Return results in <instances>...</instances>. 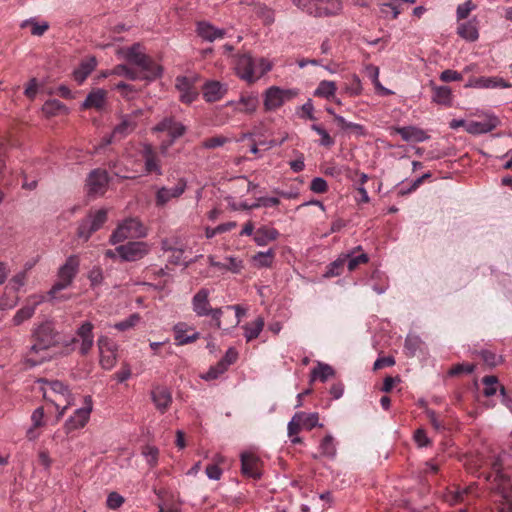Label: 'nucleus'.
<instances>
[{
  "instance_id": "f257e3e1",
  "label": "nucleus",
  "mask_w": 512,
  "mask_h": 512,
  "mask_svg": "<svg viewBox=\"0 0 512 512\" xmlns=\"http://www.w3.org/2000/svg\"><path fill=\"white\" fill-rule=\"evenodd\" d=\"M125 57L129 64H120L114 67L113 73L118 76L126 77L130 80H154L162 73V68L153 59L140 51L139 45H133L128 48Z\"/></svg>"
},
{
  "instance_id": "f03ea898",
  "label": "nucleus",
  "mask_w": 512,
  "mask_h": 512,
  "mask_svg": "<svg viewBox=\"0 0 512 512\" xmlns=\"http://www.w3.org/2000/svg\"><path fill=\"white\" fill-rule=\"evenodd\" d=\"M272 64L266 58L254 59L249 53L237 55L236 74L244 81L253 83L269 72Z\"/></svg>"
},
{
  "instance_id": "7ed1b4c3",
  "label": "nucleus",
  "mask_w": 512,
  "mask_h": 512,
  "mask_svg": "<svg viewBox=\"0 0 512 512\" xmlns=\"http://www.w3.org/2000/svg\"><path fill=\"white\" fill-rule=\"evenodd\" d=\"M302 11L314 17H327L339 14L343 5L340 0H292Z\"/></svg>"
},
{
  "instance_id": "20e7f679",
  "label": "nucleus",
  "mask_w": 512,
  "mask_h": 512,
  "mask_svg": "<svg viewBox=\"0 0 512 512\" xmlns=\"http://www.w3.org/2000/svg\"><path fill=\"white\" fill-rule=\"evenodd\" d=\"M32 338L34 343L30 347V353L38 354L60 343V335L51 321H45L35 328Z\"/></svg>"
},
{
  "instance_id": "39448f33",
  "label": "nucleus",
  "mask_w": 512,
  "mask_h": 512,
  "mask_svg": "<svg viewBox=\"0 0 512 512\" xmlns=\"http://www.w3.org/2000/svg\"><path fill=\"white\" fill-rule=\"evenodd\" d=\"M147 229L138 218H127L118 224L110 236V243L115 245L127 239L143 238Z\"/></svg>"
},
{
  "instance_id": "423d86ee",
  "label": "nucleus",
  "mask_w": 512,
  "mask_h": 512,
  "mask_svg": "<svg viewBox=\"0 0 512 512\" xmlns=\"http://www.w3.org/2000/svg\"><path fill=\"white\" fill-rule=\"evenodd\" d=\"M79 267L80 260L78 255H70L59 268L58 281L50 289L49 295L55 298L58 292L69 287L78 274Z\"/></svg>"
},
{
  "instance_id": "0eeeda50",
  "label": "nucleus",
  "mask_w": 512,
  "mask_h": 512,
  "mask_svg": "<svg viewBox=\"0 0 512 512\" xmlns=\"http://www.w3.org/2000/svg\"><path fill=\"white\" fill-rule=\"evenodd\" d=\"M106 221V209H99L94 213H89L86 218L80 221L77 229V236L84 241H88L91 235L98 231Z\"/></svg>"
},
{
  "instance_id": "6e6552de",
  "label": "nucleus",
  "mask_w": 512,
  "mask_h": 512,
  "mask_svg": "<svg viewBox=\"0 0 512 512\" xmlns=\"http://www.w3.org/2000/svg\"><path fill=\"white\" fill-rule=\"evenodd\" d=\"M197 76H178L175 80V88L179 92V98L183 103L190 104L197 99L199 89L196 86Z\"/></svg>"
},
{
  "instance_id": "1a4fd4ad",
  "label": "nucleus",
  "mask_w": 512,
  "mask_h": 512,
  "mask_svg": "<svg viewBox=\"0 0 512 512\" xmlns=\"http://www.w3.org/2000/svg\"><path fill=\"white\" fill-rule=\"evenodd\" d=\"M93 328L94 325L91 322H83L76 330V337L71 338V340L67 342L66 345L69 346L71 344L80 342V354L87 355L94 345Z\"/></svg>"
},
{
  "instance_id": "9d476101",
  "label": "nucleus",
  "mask_w": 512,
  "mask_h": 512,
  "mask_svg": "<svg viewBox=\"0 0 512 512\" xmlns=\"http://www.w3.org/2000/svg\"><path fill=\"white\" fill-rule=\"evenodd\" d=\"M296 95L297 92L295 90L281 89L277 86H272L267 89L265 93L264 106L267 110H275Z\"/></svg>"
},
{
  "instance_id": "9b49d317",
  "label": "nucleus",
  "mask_w": 512,
  "mask_h": 512,
  "mask_svg": "<svg viewBox=\"0 0 512 512\" xmlns=\"http://www.w3.org/2000/svg\"><path fill=\"white\" fill-rule=\"evenodd\" d=\"M116 251L123 261L134 262L148 254L149 245L142 241L128 242L116 247Z\"/></svg>"
},
{
  "instance_id": "f8f14e48",
  "label": "nucleus",
  "mask_w": 512,
  "mask_h": 512,
  "mask_svg": "<svg viewBox=\"0 0 512 512\" xmlns=\"http://www.w3.org/2000/svg\"><path fill=\"white\" fill-rule=\"evenodd\" d=\"M110 179L105 170L99 168L92 170L86 180L87 193L89 196L103 195Z\"/></svg>"
},
{
  "instance_id": "ddd939ff",
  "label": "nucleus",
  "mask_w": 512,
  "mask_h": 512,
  "mask_svg": "<svg viewBox=\"0 0 512 512\" xmlns=\"http://www.w3.org/2000/svg\"><path fill=\"white\" fill-rule=\"evenodd\" d=\"M86 406L77 409L74 414L66 421V427L68 430H75L82 428L86 425L89 420L90 413L92 411V401L90 397L85 399Z\"/></svg>"
},
{
  "instance_id": "4468645a",
  "label": "nucleus",
  "mask_w": 512,
  "mask_h": 512,
  "mask_svg": "<svg viewBox=\"0 0 512 512\" xmlns=\"http://www.w3.org/2000/svg\"><path fill=\"white\" fill-rule=\"evenodd\" d=\"M260 459L253 453L243 452L241 454V471L243 475L259 479L261 478L260 472Z\"/></svg>"
},
{
  "instance_id": "2eb2a0df",
  "label": "nucleus",
  "mask_w": 512,
  "mask_h": 512,
  "mask_svg": "<svg viewBox=\"0 0 512 512\" xmlns=\"http://www.w3.org/2000/svg\"><path fill=\"white\" fill-rule=\"evenodd\" d=\"M186 189V181L180 179L172 188L161 187L156 193V205L164 206L173 198L180 197Z\"/></svg>"
},
{
  "instance_id": "dca6fc26",
  "label": "nucleus",
  "mask_w": 512,
  "mask_h": 512,
  "mask_svg": "<svg viewBox=\"0 0 512 512\" xmlns=\"http://www.w3.org/2000/svg\"><path fill=\"white\" fill-rule=\"evenodd\" d=\"M203 97L207 102H216L223 98L227 92L226 85L216 80H210L202 86Z\"/></svg>"
},
{
  "instance_id": "f3484780",
  "label": "nucleus",
  "mask_w": 512,
  "mask_h": 512,
  "mask_svg": "<svg viewBox=\"0 0 512 512\" xmlns=\"http://www.w3.org/2000/svg\"><path fill=\"white\" fill-rule=\"evenodd\" d=\"M142 157L144 160L145 171L147 173L162 174L159 157L151 145L145 144L142 149Z\"/></svg>"
},
{
  "instance_id": "a211bd4d",
  "label": "nucleus",
  "mask_w": 512,
  "mask_h": 512,
  "mask_svg": "<svg viewBox=\"0 0 512 512\" xmlns=\"http://www.w3.org/2000/svg\"><path fill=\"white\" fill-rule=\"evenodd\" d=\"M209 290L206 288L200 289L192 298V308L197 316H208L211 309L208 300Z\"/></svg>"
},
{
  "instance_id": "6ab92c4d",
  "label": "nucleus",
  "mask_w": 512,
  "mask_h": 512,
  "mask_svg": "<svg viewBox=\"0 0 512 512\" xmlns=\"http://www.w3.org/2000/svg\"><path fill=\"white\" fill-rule=\"evenodd\" d=\"M47 387H43V396L46 400L51 401L55 404L56 408H59L58 399L52 398L51 393H54L56 395H59L61 397H65L66 395H69V391L67 386L62 383L61 381L55 380V381H43Z\"/></svg>"
},
{
  "instance_id": "aec40b11",
  "label": "nucleus",
  "mask_w": 512,
  "mask_h": 512,
  "mask_svg": "<svg viewBox=\"0 0 512 512\" xmlns=\"http://www.w3.org/2000/svg\"><path fill=\"white\" fill-rule=\"evenodd\" d=\"M152 401L156 408L164 413L172 402V396L170 391L165 387H156L151 392Z\"/></svg>"
},
{
  "instance_id": "412c9836",
  "label": "nucleus",
  "mask_w": 512,
  "mask_h": 512,
  "mask_svg": "<svg viewBox=\"0 0 512 512\" xmlns=\"http://www.w3.org/2000/svg\"><path fill=\"white\" fill-rule=\"evenodd\" d=\"M107 92L103 89H94L86 97L83 108H94L98 111L104 109L106 105Z\"/></svg>"
},
{
  "instance_id": "4be33fe9",
  "label": "nucleus",
  "mask_w": 512,
  "mask_h": 512,
  "mask_svg": "<svg viewBox=\"0 0 512 512\" xmlns=\"http://www.w3.org/2000/svg\"><path fill=\"white\" fill-rule=\"evenodd\" d=\"M149 112L147 110L135 109L123 116L121 126L119 128H135L145 124V120L148 117Z\"/></svg>"
},
{
  "instance_id": "5701e85b",
  "label": "nucleus",
  "mask_w": 512,
  "mask_h": 512,
  "mask_svg": "<svg viewBox=\"0 0 512 512\" xmlns=\"http://www.w3.org/2000/svg\"><path fill=\"white\" fill-rule=\"evenodd\" d=\"M278 237L279 232L275 228L261 226L255 231L253 240L258 246H265L268 243L275 241Z\"/></svg>"
},
{
  "instance_id": "b1692460",
  "label": "nucleus",
  "mask_w": 512,
  "mask_h": 512,
  "mask_svg": "<svg viewBox=\"0 0 512 512\" xmlns=\"http://www.w3.org/2000/svg\"><path fill=\"white\" fill-rule=\"evenodd\" d=\"M197 32L200 37L210 42L216 39H222L225 35V31L223 29H218L206 22L198 23Z\"/></svg>"
},
{
  "instance_id": "393cba45",
  "label": "nucleus",
  "mask_w": 512,
  "mask_h": 512,
  "mask_svg": "<svg viewBox=\"0 0 512 512\" xmlns=\"http://www.w3.org/2000/svg\"><path fill=\"white\" fill-rule=\"evenodd\" d=\"M478 118H479V120L472 121L471 123H469L470 128L492 129V128H497V126L503 125V123L497 116L490 114V113H486V112L482 113L481 115L478 116Z\"/></svg>"
},
{
  "instance_id": "a878e982",
  "label": "nucleus",
  "mask_w": 512,
  "mask_h": 512,
  "mask_svg": "<svg viewBox=\"0 0 512 512\" xmlns=\"http://www.w3.org/2000/svg\"><path fill=\"white\" fill-rule=\"evenodd\" d=\"M175 341L177 345H185L196 341L199 333L195 332L192 335H186L188 327L185 323H178L174 326Z\"/></svg>"
},
{
  "instance_id": "bb28decb",
  "label": "nucleus",
  "mask_w": 512,
  "mask_h": 512,
  "mask_svg": "<svg viewBox=\"0 0 512 512\" xmlns=\"http://www.w3.org/2000/svg\"><path fill=\"white\" fill-rule=\"evenodd\" d=\"M337 87L336 83L329 80H322L314 91V96L327 100H334Z\"/></svg>"
},
{
  "instance_id": "cd10ccee",
  "label": "nucleus",
  "mask_w": 512,
  "mask_h": 512,
  "mask_svg": "<svg viewBox=\"0 0 512 512\" xmlns=\"http://www.w3.org/2000/svg\"><path fill=\"white\" fill-rule=\"evenodd\" d=\"M361 250L362 247L357 246L351 252L344 253V256H347L346 265L349 271H354L360 264L368 262L369 258L366 253L356 255V252Z\"/></svg>"
},
{
  "instance_id": "c85d7f7f",
  "label": "nucleus",
  "mask_w": 512,
  "mask_h": 512,
  "mask_svg": "<svg viewBox=\"0 0 512 512\" xmlns=\"http://www.w3.org/2000/svg\"><path fill=\"white\" fill-rule=\"evenodd\" d=\"M42 112L46 117H53L56 115H64L67 112L66 106L59 100H48L42 106Z\"/></svg>"
},
{
  "instance_id": "c756f323",
  "label": "nucleus",
  "mask_w": 512,
  "mask_h": 512,
  "mask_svg": "<svg viewBox=\"0 0 512 512\" xmlns=\"http://www.w3.org/2000/svg\"><path fill=\"white\" fill-rule=\"evenodd\" d=\"M457 33L461 38L470 42L476 41L479 37L476 25L471 21L459 24Z\"/></svg>"
},
{
  "instance_id": "7c9ffc66",
  "label": "nucleus",
  "mask_w": 512,
  "mask_h": 512,
  "mask_svg": "<svg viewBox=\"0 0 512 512\" xmlns=\"http://www.w3.org/2000/svg\"><path fill=\"white\" fill-rule=\"evenodd\" d=\"M335 374L334 369L325 363L318 362L317 366L311 371V381L319 379L321 382L327 381L330 377Z\"/></svg>"
},
{
  "instance_id": "2f4dec72",
  "label": "nucleus",
  "mask_w": 512,
  "mask_h": 512,
  "mask_svg": "<svg viewBox=\"0 0 512 512\" xmlns=\"http://www.w3.org/2000/svg\"><path fill=\"white\" fill-rule=\"evenodd\" d=\"M362 83L358 75L352 74L348 77V82L344 83L343 92L350 96L355 97L362 93Z\"/></svg>"
},
{
  "instance_id": "473e14b6",
  "label": "nucleus",
  "mask_w": 512,
  "mask_h": 512,
  "mask_svg": "<svg viewBox=\"0 0 512 512\" xmlns=\"http://www.w3.org/2000/svg\"><path fill=\"white\" fill-rule=\"evenodd\" d=\"M264 327V319L262 317H258L255 321L248 323L243 326L245 330V338L247 342H250L256 339Z\"/></svg>"
},
{
  "instance_id": "72a5a7b5",
  "label": "nucleus",
  "mask_w": 512,
  "mask_h": 512,
  "mask_svg": "<svg viewBox=\"0 0 512 512\" xmlns=\"http://www.w3.org/2000/svg\"><path fill=\"white\" fill-rule=\"evenodd\" d=\"M280 204V200L277 197H259L254 203L248 204L242 202L240 208L244 210L257 209L260 207H274Z\"/></svg>"
},
{
  "instance_id": "f704fd0d",
  "label": "nucleus",
  "mask_w": 512,
  "mask_h": 512,
  "mask_svg": "<svg viewBox=\"0 0 512 512\" xmlns=\"http://www.w3.org/2000/svg\"><path fill=\"white\" fill-rule=\"evenodd\" d=\"M432 99L438 104L451 105L452 91L447 86L434 87Z\"/></svg>"
},
{
  "instance_id": "c9c22d12",
  "label": "nucleus",
  "mask_w": 512,
  "mask_h": 512,
  "mask_svg": "<svg viewBox=\"0 0 512 512\" xmlns=\"http://www.w3.org/2000/svg\"><path fill=\"white\" fill-rule=\"evenodd\" d=\"M162 247L166 251H171L172 254L169 258V261L175 265H181L183 264L185 267H188L191 261H186L183 259L184 250L181 248H174L169 245V242L167 240H164L162 242Z\"/></svg>"
},
{
  "instance_id": "e433bc0d",
  "label": "nucleus",
  "mask_w": 512,
  "mask_h": 512,
  "mask_svg": "<svg viewBox=\"0 0 512 512\" xmlns=\"http://www.w3.org/2000/svg\"><path fill=\"white\" fill-rule=\"evenodd\" d=\"M96 61L90 59L81 63V65L74 71V79L81 84L88 75L95 69Z\"/></svg>"
},
{
  "instance_id": "4c0bfd02",
  "label": "nucleus",
  "mask_w": 512,
  "mask_h": 512,
  "mask_svg": "<svg viewBox=\"0 0 512 512\" xmlns=\"http://www.w3.org/2000/svg\"><path fill=\"white\" fill-rule=\"evenodd\" d=\"M254 13L262 20L264 25H271L275 21L274 11L264 4L255 5Z\"/></svg>"
},
{
  "instance_id": "58836bf2",
  "label": "nucleus",
  "mask_w": 512,
  "mask_h": 512,
  "mask_svg": "<svg viewBox=\"0 0 512 512\" xmlns=\"http://www.w3.org/2000/svg\"><path fill=\"white\" fill-rule=\"evenodd\" d=\"M395 132L407 142H422L428 138L425 130H395Z\"/></svg>"
},
{
  "instance_id": "ea45409f",
  "label": "nucleus",
  "mask_w": 512,
  "mask_h": 512,
  "mask_svg": "<svg viewBox=\"0 0 512 512\" xmlns=\"http://www.w3.org/2000/svg\"><path fill=\"white\" fill-rule=\"evenodd\" d=\"M275 252L269 249L265 252H258L253 256V261L257 267H270L274 261Z\"/></svg>"
},
{
  "instance_id": "a19ab883",
  "label": "nucleus",
  "mask_w": 512,
  "mask_h": 512,
  "mask_svg": "<svg viewBox=\"0 0 512 512\" xmlns=\"http://www.w3.org/2000/svg\"><path fill=\"white\" fill-rule=\"evenodd\" d=\"M258 97L253 95H243L237 105V109L242 112L251 113L258 106Z\"/></svg>"
},
{
  "instance_id": "79ce46f5",
  "label": "nucleus",
  "mask_w": 512,
  "mask_h": 512,
  "mask_svg": "<svg viewBox=\"0 0 512 512\" xmlns=\"http://www.w3.org/2000/svg\"><path fill=\"white\" fill-rule=\"evenodd\" d=\"M319 449L322 456L334 458L336 455V446L333 437L331 435H326L322 439Z\"/></svg>"
},
{
  "instance_id": "37998d69",
  "label": "nucleus",
  "mask_w": 512,
  "mask_h": 512,
  "mask_svg": "<svg viewBox=\"0 0 512 512\" xmlns=\"http://www.w3.org/2000/svg\"><path fill=\"white\" fill-rule=\"evenodd\" d=\"M35 313V304L26 305L19 309L14 315L12 322L15 326L22 324L25 320L30 319Z\"/></svg>"
},
{
  "instance_id": "c03bdc74",
  "label": "nucleus",
  "mask_w": 512,
  "mask_h": 512,
  "mask_svg": "<svg viewBox=\"0 0 512 512\" xmlns=\"http://www.w3.org/2000/svg\"><path fill=\"white\" fill-rule=\"evenodd\" d=\"M346 261L347 256H344V253H342L335 261L330 263L325 275L327 277L339 276L343 271V267L346 265Z\"/></svg>"
},
{
  "instance_id": "a18cd8bd",
  "label": "nucleus",
  "mask_w": 512,
  "mask_h": 512,
  "mask_svg": "<svg viewBox=\"0 0 512 512\" xmlns=\"http://www.w3.org/2000/svg\"><path fill=\"white\" fill-rule=\"evenodd\" d=\"M416 0H390L388 3H384L382 5V12L387 13L388 10H391L392 12V18L395 19L398 17V15L401 13V10L403 9L401 7L402 3H414Z\"/></svg>"
},
{
  "instance_id": "49530a36",
  "label": "nucleus",
  "mask_w": 512,
  "mask_h": 512,
  "mask_svg": "<svg viewBox=\"0 0 512 512\" xmlns=\"http://www.w3.org/2000/svg\"><path fill=\"white\" fill-rule=\"evenodd\" d=\"M142 455L145 457L148 465L153 468L158 463L159 450L155 446L146 445L142 448Z\"/></svg>"
},
{
  "instance_id": "de8ad7c7",
  "label": "nucleus",
  "mask_w": 512,
  "mask_h": 512,
  "mask_svg": "<svg viewBox=\"0 0 512 512\" xmlns=\"http://www.w3.org/2000/svg\"><path fill=\"white\" fill-rule=\"evenodd\" d=\"M295 414L301 415L299 421H301L303 428H305L307 430H311L318 425V420H319L318 413L306 414L304 412H298Z\"/></svg>"
},
{
  "instance_id": "09e8293b",
  "label": "nucleus",
  "mask_w": 512,
  "mask_h": 512,
  "mask_svg": "<svg viewBox=\"0 0 512 512\" xmlns=\"http://www.w3.org/2000/svg\"><path fill=\"white\" fill-rule=\"evenodd\" d=\"M88 279L92 288L99 287L104 281L103 270L99 266H94L88 273Z\"/></svg>"
},
{
  "instance_id": "8fccbe9b",
  "label": "nucleus",
  "mask_w": 512,
  "mask_h": 512,
  "mask_svg": "<svg viewBox=\"0 0 512 512\" xmlns=\"http://www.w3.org/2000/svg\"><path fill=\"white\" fill-rule=\"evenodd\" d=\"M27 26L31 27V34L34 35V36H42L49 29L48 23L45 22L43 24H38L37 22H35L32 19L31 20H25L21 24L22 28H25Z\"/></svg>"
},
{
  "instance_id": "3c124183",
  "label": "nucleus",
  "mask_w": 512,
  "mask_h": 512,
  "mask_svg": "<svg viewBox=\"0 0 512 512\" xmlns=\"http://www.w3.org/2000/svg\"><path fill=\"white\" fill-rule=\"evenodd\" d=\"M481 359L490 367H495L500 363L501 358L495 352L483 349L478 352Z\"/></svg>"
},
{
  "instance_id": "603ef678",
  "label": "nucleus",
  "mask_w": 512,
  "mask_h": 512,
  "mask_svg": "<svg viewBox=\"0 0 512 512\" xmlns=\"http://www.w3.org/2000/svg\"><path fill=\"white\" fill-rule=\"evenodd\" d=\"M496 85V78L479 77L474 80H470L466 87L475 86L480 88H494Z\"/></svg>"
},
{
  "instance_id": "864d4df0",
  "label": "nucleus",
  "mask_w": 512,
  "mask_h": 512,
  "mask_svg": "<svg viewBox=\"0 0 512 512\" xmlns=\"http://www.w3.org/2000/svg\"><path fill=\"white\" fill-rule=\"evenodd\" d=\"M116 362V354L114 350L108 348V353H100V364L104 369H111Z\"/></svg>"
},
{
  "instance_id": "5fc2aeb1",
  "label": "nucleus",
  "mask_w": 512,
  "mask_h": 512,
  "mask_svg": "<svg viewBox=\"0 0 512 512\" xmlns=\"http://www.w3.org/2000/svg\"><path fill=\"white\" fill-rule=\"evenodd\" d=\"M421 340L418 336L408 335L405 340V349L410 356H414L416 351L420 348Z\"/></svg>"
},
{
  "instance_id": "6e6d98bb",
  "label": "nucleus",
  "mask_w": 512,
  "mask_h": 512,
  "mask_svg": "<svg viewBox=\"0 0 512 512\" xmlns=\"http://www.w3.org/2000/svg\"><path fill=\"white\" fill-rule=\"evenodd\" d=\"M497 383L498 380L495 376H485L483 378V384L485 385L484 395L487 397L494 395L497 391Z\"/></svg>"
},
{
  "instance_id": "4d7b16f0",
  "label": "nucleus",
  "mask_w": 512,
  "mask_h": 512,
  "mask_svg": "<svg viewBox=\"0 0 512 512\" xmlns=\"http://www.w3.org/2000/svg\"><path fill=\"white\" fill-rule=\"evenodd\" d=\"M139 320L140 317L138 314H132L127 319L116 323L114 327L120 331H125L134 327L139 322Z\"/></svg>"
},
{
  "instance_id": "13d9d810",
  "label": "nucleus",
  "mask_w": 512,
  "mask_h": 512,
  "mask_svg": "<svg viewBox=\"0 0 512 512\" xmlns=\"http://www.w3.org/2000/svg\"><path fill=\"white\" fill-rule=\"evenodd\" d=\"M226 263L223 269H227L233 273H239L241 269L243 268V262L242 260L229 256L226 258Z\"/></svg>"
},
{
  "instance_id": "bf43d9fd",
  "label": "nucleus",
  "mask_w": 512,
  "mask_h": 512,
  "mask_svg": "<svg viewBox=\"0 0 512 512\" xmlns=\"http://www.w3.org/2000/svg\"><path fill=\"white\" fill-rule=\"evenodd\" d=\"M462 79L463 76L461 73L451 69L444 70L440 74V80L442 82H457L461 81Z\"/></svg>"
},
{
  "instance_id": "052dcab7",
  "label": "nucleus",
  "mask_w": 512,
  "mask_h": 512,
  "mask_svg": "<svg viewBox=\"0 0 512 512\" xmlns=\"http://www.w3.org/2000/svg\"><path fill=\"white\" fill-rule=\"evenodd\" d=\"M475 369V365L473 364H457L455 366H453L450 370H449V375L450 376H458L462 373H472Z\"/></svg>"
},
{
  "instance_id": "680f3d73",
  "label": "nucleus",
  "mask_w": 512,
  "mask_h": 512,
  "mask_svg": "<svg viewBox=\"0 0 512 512\" xmlns=\"http://www.w3.org/2000/svg\"><path fill=\"white\" fill-rule=\"evenodd\" d=\"M475 8V5L471 0L466 1L461 4L457 8V18L458 20L466 19L470 12Z\"/></svg>"
},
{
  "instance_id": "e2e57ef3",
  "label": "nucleus",
  "mask_w": 512,
  "mask_h": 512,
  "mask_svg": "<svg viewBox=\"0 0 512 512\" xmlns=\"http://www.w3.org/2000/svg\"><path fill=\"white\" fill-rule=\"evenodd\" d=\"M503 459L502 455H497L491 462V468L495 472L496 477L499 480H505L506 476L502 473Z\"/></svg>"
},
{
  "instance_id": "0e129e2a",
  "label": "nucleus",
  "mask_w": 512,
  "mask_h": 512,
  "mask_svg": "<svg viewBox=\"0 0 512 512\" xmlns=\"http://www.w3.org/2000/svg\"><path fill=\"white\" fill-rule=\"evenodd\" d=\"M328 185L324 178L315 177L310 184V189L314 193H324L327 191Z\"/></svg>"
},
{
  "instance_id": "69168bd1",
  "label": "nucleus",
  "mask_w": 512,
  "mask_h": 512,
  "mask_svg": "<svg viewBox=\"0 0 512 512\" xmlns=\"http://www.w3.org/2000/svg\"><path fill=\"white\" fill-rule=\"evenodd\" d=\"M124 503V498L117 492H111L107 497V506L110 509H117Z\"/></svg>"
},
{
  "instance_id": "338daca9",
  "label": "nucleus",
  "mask_w": 512,
  "mask_h": 512,
  "mask_svg": "<svg viewBox=\"0 0 512 512\" xmlns=\"http://www.w3.org/2000/svg\"><path fill=\"white\" fill-rule=\"evenodd\" d=\"M301 415H294L290 422L288 423V435L292 437L297 435V433L303 428L301 421H299Z\"/></svg>"
},
{
  "instance_id": "774afa93",
  "label": "nucleus",
  "mask_w": 512,
  "mask_h": 512,
  "mask_svg": "<svg viewBox=\"0 0 512 512\" xmlns=\"http://www.w3.org/2000/svg\"><path fill=\"white\" fill-rule=\"evenodd\" d=\"M38 88H39V84H38L37 79L36 78L30 79L25 88V91H24L25 96L27 98H29L30 100H34L36 97V94L38 92Z\"/></svg>"
}]
</instances>
